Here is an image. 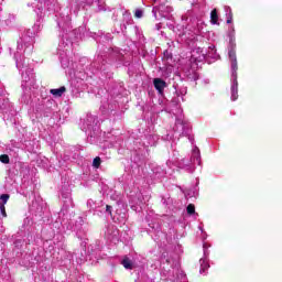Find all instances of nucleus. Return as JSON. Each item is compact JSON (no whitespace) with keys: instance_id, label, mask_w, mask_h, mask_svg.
Here are the masks:
<instances>
[{"instance_id":"1","label":"nucleus","mask_w":282,"mask_h":282,"mask_svg":"<svg viewBox=\"0 0 282 282\" xmlns=\"http://www.w3.org/2000/svg\"><path fill=\"white\" fill-rule=\"evenodd\" d=\"M153 85L156 91L162 96L164 94V89H166V82H164L162 78H154Z\"/></svg>"},{"instance_id":"2","label":"nucleus","mask_w":282,"mask_h":282,"mask_svg":"<svg viewBox=\"0 0 282 282\" xmlns=\"http://www.w3.org/2000/svg\"><path fill=\"white\" fill-rule=\"evenodd\" d=\"M65 91H67V88L65 86H62L59 88H53L50 90V94H52V96H54L55 98H61Z\"/></svg>"},{"instance_id":"3","label":"nucleus","mask_w":282,"mask_h":282,"mask_svg":"<svg viewBox=\"0 0 282 282\" xmlns=\"http://www.w3.org/2000/svg\"><path fill=\"white\" fill-rule=\"evenodd\" d=\"M238 87H239V83L234 82V85L231 86V100H237V98H239Z\"/></svg>"},{"instance_id":"4","label":"nucleus","mask_w":282,"mask_h":282,"mask_svg":"<svg viewBox=\"0 0 282 282\" xmlns=\"http://www.w3.org/2000/svg\"><path fill=\"white\" fill-rule=\"evenodd\" d=\"M121 264L126 270H133V262L131 261V259L127 257L123 258V260L121 261Z\"/></svg>"},{"instance_id":"5","label":"nucleus","mask_w":282,"mask_h":282,"mask_svg":"<svg viewBox=\"0 0 282 282\" xmlns=\"http://www.w3.org/2000/svg\"><path fill=\"white\" fill-rule=\"evenodd\" d=\"M218 21H219V15L217 14V9H214L210 12V23L213 25H217Z\"/></svg>"},{"instance_id":"6","label":"nucleus","mask_w":282,"mask_h":282,"mask_svg":"<svg viewBox=\"0 0 282 282\" xmlns=\"http://www.w3.org/2000/svg\"><path fill=\"white\" fill-rule=\"evenodd\" d=\"M237 69H239V66L237 65L236 62H231V76L234 77V82H237Z\"/></svg>"},{"instance_id":"7","label":"nucleus","mask_w":282,"mask_h":282,"mask_svg":"<svg viewBox=\"0 0 282 282\" xmlns=\"http://www.w3.org/2000/svg\"><path fill=\"white\" fill-rule=\"evenodd\" d=\"M229 59L232 62H237V51L235 48H230L228 52Z\"/></svg>"},{"instance_id":"8","label":"nucleus","mask_w":282,"mask_h":282,"mask_svg":"<svg viewBox=\"0 0 282 282\" xmlns=\"http://www.w3.org/2000/svg\"><path fill=\"white\" fill-rule=\"evenodd\" d=\"M102 160L100 159V156H96L93 161V166L94 169H100V164H101Z\"/></svg>"},{"instance_id":"9","label":"nucleus","mask_w":282,"mask_h":282,"mask_svg":"<svg viewBox=\"0 0 282 282\" xmlns=\"http://www.w3.org/2000/svg\"><path fill=\"white\" fill-rule=\"evenodd\" d=\"M8 199H10V194H2L0 196V204H3V206H6L8 204Z\"/></svg>"},{"instance_id":"10","label":"nucleus","mask_w":282,"mask_h":282,"mask_svg":"<svg viewBox=\"0 0 282 282\" xmlns=\"http://www.w3.org/2000/svg\"><path fill=\"white\" fill-rule=\"evenodd\" d=\"M0 162H2V164H10V156L8 154L0 155Z\"/></svg>"},{"instance_id":"11","label":"nucleus","mask_w":282,"mask_h":282,"mask_svg":"<svg viewBox=\"0 0 282 282\" xmlns=\"http://www.w3.org/2000/svg\"><path fill=\"white\" fill-rule=\"evenodd\" d=\"M187 215H195V205L194 204H189L187 205Z\"/></svg>"},{"instance_id":"12","label":"nucleus","mask_w":282,"mask_h":282,"mask_svg":"<svg viewBox=\"0 0 282 282\" xmlns=\"http://www.w3.org/2000/svg\"><path fill=\"white\" fill-rule=\"evenodd\" d=\"M143 14H144V12L140 9H137L134 12L135 19H142Z\"/></svg>"},{"instance_id":"13","label":"nucleus","mask_w":282,"mask_h":282,"mask_svg":"<svg viewBox=\"0 0 282 282\" xmlns=\"http://www.w3.org/2000/svg\"><path fill=\"white\" fill-rule=\"evenodd\" d=\"M0 213L2 217H8V213L6 212V205L0 204Z\"/></svg>"},{"instance_id":"14","label":"nucleus","mask_w":282,"mask_h":282,"mask_svg":"<svg viewBox=\"0 0 282 282\" xmlns=\"http://www.w3.org/2000/svg\"><path fill=\"white\" fill-rule=\"evenodd\" d=\"M227 23L228 24L232 23V12L229 13V17L227 19Z\"/></svg>"},{"instance_id":"15","label":"nucleus","mask_w":282,"mask_h":282,"mask_svg":"<svg viewBox=\"0 0 282 282\" xmlns=\"http://www.w3.org/2000/svg\"><path fill=\"white\" fill-rule=\"evenodd\" d=\"M106 213H109V215H111V205L106 206Z\"/></svg>"},{"instance_id":"16","label":"nucleus","mask_w":282,"mask_h":282,"mask_svg":"<svg viewBox=\"0 0 282 282\" xmlns=\"http://www.w3.org/2000/svg\"><path fill=\"white\" fill-rule=\"evenodd\" d=\"M202 270H203V272H206V268H203Z\"/></svg>"}]
</instances>
